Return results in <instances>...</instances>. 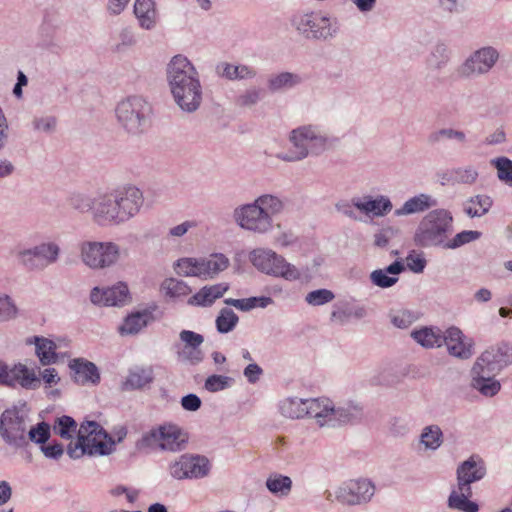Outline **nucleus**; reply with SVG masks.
<instances>
[{
	"label": "nucleus",
	"mask_w": 512,
	"mask_h": 512,
	"mask_svg": "<svg viewBox=\"0 0 512 512\" xmlns=\"http://www.w3.org/2000/svg\"><path fill=\"white\" fill-rule=\"evenodd\" d=\"M239 317L230 308H222L216 318L217 331L221 334L231 332L237 325Z\"/></svg>",
	"instance_id": "48"
},
{
	"label": "nucleus",
	"mask_w": 512,
	"mask_h": 512,
	"mask_svg": "<svg viewBox=\"0 0 512 512\" xmlns=\"http://www.w3.org/2000/svg\"><path fill=\"white\" fill-rule=\"evenodd\" d=\"M252 265L262 273L274 277H281L288 281L299 280L302 272L284 257L268 248H256L249 254Z\"/></svg>",
	"instance_id": "11"
},
{
	"label": "nucleus",
	"mask_w": 512,
	"mask_h": 512,
	"mask_svg": "<svg viewBox=\"0 0 512 512\" xmlns=\"http://www.w3.org/2000/svg\"><path fill=\"white\" fill-rule=\"evenodd\" d=\"M490 355V358L502 369L512 363V347L507 343H501L496 346H492L484 351Z\"/></svg>",
	"instance_id": "46"
},
{
	"label": "nucleus",
	"mask_w": 512,
	"mask_h": 512,
	"mask_svg": "<svg viewBox=\"0 0 512 512\" xmlns=\"http://www.w3.org/2000/svg\"><path fill=\"white\" fill-rule=\"evenodd\" d=\"M481 237V232L464 230L456 234L452 239H447L445 249H456Z\"/></svg>",
	"instance_id": "54"
},
{
	"label": "nucleus",
	"mask_w": 512,
	"mask_h": 512,
	"mask_svg": "<svg viewBox=\"0 0 512 512\" xmlns=\"http://www.w3.org/2000/svg\"><path fill=\"white\" fill-rule=\"evenodd\" d=\"M136 44V37L130 28H124L119 33V43L115 50L121 52L124 48L131 47Z\"/></svg>",
	"instance_id": "61"
},
{
	"label": "nucleus",
	"mask_w": 512,
	"mask_h": 512,
	"mask_svg": "<svg viewBox=\"0 0 512 512\" xmlns=\"http://www.w3.org/2000/svg\"><path fill=\"white\" fill-rule=\"evenodd\" d=\"M37 46L49 53L59 55L63 51V45L57 36L54 27L43 24L38 33Z\"/></svg>",
	"instance_id": "32"
},
{
	"label": "nucleus",
	"mask_w": 512,
	"mask_h": 512,
	"mask_svg": "<svg viewBox=\"0 0 512 512\" xmlns=\"http://www.w3.org/2000/svg\"><path fill=\"white\" fill-rule=\"evenodd\" d=\"M134 14L141 28L151 30L157 23V11L153 0H135Z\"/></svg>",
	"instance_id": "30"
},
{
	"label": "nucleus",
	"mask_w": 512,
	"mask_h": 512,
	"mask_svg": "<svg viewBox=\"0 0 512 512\" xmlns=\"http://www.w3.org/2000/svg\"><path fill=\"white\" fill-rule=\"evenodd\" d=\"M266 487L274 495L287 496L292 488V480L288 476L275 473L267 478Z\"/></svg>",
	"instance_id": "44"
},
{
	"label": "nucleus",
	"mask_w": 512,
	"mask_h": 512,
	"mask_svg": "<svg viewBox=\"0 0 512 512\" xmlns=\"http://www.w3.org/2000/svg\"><path fill=\"white\" fill-rule=\"evenodd\" d=\"M211 464L207 457L183 454L168 465V471L176 480L201 479L210 473Z\"/></svg>",
	"instance_id": "16"
},
{
	"label": "nucleus",
	"mask_w": 512,
	"mask_h": 512,
	"mask_svg": "<svg viewBox=\"0 0 512 512\" xmlns=\"http://www.w3.org/2000/svg\"><path fill=\"white\" fill-rule=\"evenodd\" d=\"M50 438V426L46 422H40L35 426H28L27 446L29 441L44 445Z\"/></svg>",
	"instance_id": "52"
},
{
	"label": "nucleus",
	"mask_w": 512,
	"mask_h": 512,
	"mask_svg": "<svg viewBox=\"0 0 512 512\" xmlns=\"http://www.w3.org/2000/svg\"><path fill=\"white\" fill-rule=\"evenodd\" d=\"M414 321L413 315L406 310L398 311L391 317L393 325L400 329L408 328Z\"/></svg>",
	"instance_id": "62"
},
{
	"label": "nucleus",
	"mask_w": 512,
	"mask_h": 512,
	"mask_svg": "<svg viewBox=\"0 0 512 512\" xmlns=\"http://www.w3.org/2000/svg\"><path fill=\"white\" fill-rule=\"evenodd\" d=\"M29 424L28 413L23 408L17 406L7 408L0 415V437L9 447L25 448Z\"/></svg>",
	"instance_id": "10"
},
{
	"label": "nucleus",
	"mask_w": 512,
	"mask_h": 512,
	"mask_svg": "<svg viewBox=\"0 0 512 512\" xmlns=\"http://www.w3.org/2000/svg\"><path fill=\"white\" fill-rule=\"evenodd\" d=\"M163 425L152 428L151 430L145 432L142 437L136 442V448L139 450L143 449H161V442L163 439Z\"/></svg>",
	"instance_id": "47"
},
{
	"label": "nucleus",
	"mask_w": 512,
	"mask_h": 512,
	"mask_svg": "<svg viewBox=\"0 0 512 512\" xmlns=\"http://www.w3.org/2000/svg\"><path fill=\"white\" fill-rule=\"evenodd\" d=\"M19 315V309L14 299L5 293L0 292V323L14 320Z\"/></svg>",
	"instance_id": "50"
},
{
	"label": "nucleus",
	"mask_w": 512,
	"mask_h": 512,
	"mask_svg": "<svg viewBox=\"0 0 512 512\" xmlns=\"http://www.w3.org/2000/svg\"><path fill=\"white\" fill-rule=\"evenodd\" d=\"M94 201L95 196L91 197L89 194L81 191L71 192L66 199V202L69 207L80 213L89 212L92 218Z\"/></svg>",
	"instance_id": "42"
},
{
	"label": "nucleus",
	"mask_w": 512,
	"mask_h": 512,
	"mask_svg": "<svg viewBox=\"0 0 512 512\" xmlns=\"http://www.w3.org/2000/svg\"><path fill=\"white\" fill-rule=\"evenodd\" d=\"M288 141L291 147L276 157L285 162H299L310 155L322 154L327 149L329 137L321 126L306 124L291 130Z\"/></svg>",
	"instance_id": "3"
},
{
	"label": "nucleus",
	"mask_w": 512,
	"mask_h": 512,
	"mask_svg": "<svg viewBox=\"0 0 512 512\" xmlns=\"http://www.w3.org/2000/svg\"><path fill=\"white\" fill-rule=\"evenodd\" d=\"M353 205L359 211L374 217H383L387 215L393 208L392 202L387 196L379 195L373 199L370 195L362 198H353Z\"/></svg>",
	"instance_id": "24"
},
{
	"label": "nucleus",
	"mask_w": 512,
	"mask_h": 512,
	"mask_svg": "<svg viewBox=\"0 0 512 512\" xmlns=\"http://www.w3.org/2000/svg\"><path fill=\"white\" fill-rule=\"evenodd\" d=\"M407 267L414 273H421L426 266V260L421 254L410 253L406 258Z\"/></svg>",
	"instance_id": "63"
},
{
	"label": "nucleus",
	"mask_w": 512,
	"mask_h": 512,
	"mask_svg": "<svg viewBox=\"0 0 512 512\" xmlns=\"http://www.w3.org/2000/svg\"><path fill=\"white\" fill-rule=\"evenodd\" d=\"M166 78L171 93L200 83V76L192 62L184 55L171 58L166 68Z\"/></svg>",
	"instance_id": "14"
},
{
	"label": "nucleus",
	"mask_w": 512,
	"mask_h": 512,
	"mask_svg": "<svg viewBox=\"0 0 512 512\" xmlns=\"http://www.w3.org/2000/svg\"><path fill=\"white\" fill-rule=\"evenodd\" d=\"M143 204V193L135 186L98 191L92 219L100 226L121 225L134 218Z\"/></svg>",
	"instance_id": "1"
},
{
	"label": "nucleus",
	"mask_w": 512,
	"mask_h": 512,
	"mask_svg": "<svg viewBox=\"0 0 512 512\" xmlns=\"http://www.w3.org/2000/svg\"><path fill=\"white\" fill-rule=\"evenodd\" d=\"M284 209V202L273 194L258 196L253 202L240 205L233 211L236 224L254 234H267L273 229V218Z\"/></svg>",
	"instance_id": "2"
},
{
	"label": "nucleus",
	"mask_w": 512,
	"mask_h": 512,
	"mask_svg": "<svg viewBox=\"0 0 512 512\" xmlns=\"http://www.w3.org/2000/svg\"><path fill=\"white\" fill-rule=\"evenodd\" d=\"M292 26L302 38L321 42L335 39L341 30L339 20L323 11L298 13L292 18Z\"/></svg>",
	"instance_id": "6"
},
{
	"label": "nucleus",
	"mask_w": 512,
	"mask_h": 512,
	"mask_svg": "<svg viewBox=\"0 0 512 512\" xmlns=\"http://www.w3.org/2000/svg\"><path fill=\"white\" fill-rule=\"evenodd\" d=\"M228 289L229 284L225 282L204 286L189 299L188 303L194 306L209 307L221 298Z\"/></svg>",
	"instance_id": "28"
},
{
	"label": "nucleus",
	"mask_w": 512,
	"mask_h": 512,
	"mask_svg": "<svg viewBox=\"0 0 512 512\" xmlns=\"http://www.w3.org/2000/svg\"><path fill=\"white\" fill-rule=\"evenodd\" d=\"M457 490H453L448 497V507L462 512H478L479 506L470 501L472 495L471 484L480 481L486 474L483 460L476 455L470 456L457 467Z\"/></svg>",
	"instance_id": "4"
},
{
	"label": "nucleus",
	"mask_w": 512,
	"mask_h": 512,
	"mask_svg": "<svg viewBox=\"0 0 512 512\" xmlns=\"http://www.w3.org/2000/svg\"><path fill=\"white\" fill-rule=\"evenodd\" d=\"M167 293L173 297L186 294L188 286L180 280L168 279L165 281Z\"/></svg>",
	"instance_id": "64"
},
{
	"label": "nucleus",
	"mask_w": 512,
	"mask_h": 512,
	"mask_svg": "<svg viewBox=\"0 0 512 512\" xmlns=\"http://www.w3.org/2000/svg\"><path fill=\"white\" fill-rule=\"evenodd\" d=\"M420 443L425 449L435 451L443 443V433L438 425H429L423 428L420 435Z\"/></svg>",
	"instance_id": "43"
},
{
	"label": "nucleus",
	"mask_w": 512,
	"mask_h": 512,
	"mask_svg": "<svg viewBox=\"0 0 512 512\" xmlns=\"http://www.w3.org/2000/svg\"><path fill=\"white\" fill-rule=\"evenodd\" d=\"M398 230L392 226L382 228L374 235V245L379 248H384L388 245L389 241L397 234Z\"/></svg>",
	"instance_id": "60"
},
{
	"label": "nucleus",
	"mask_w": 512,
	"mask_h": 512,
	"mask_svg": "<svg viewBox=\"0 0 512 512\" xmlns=\"http://www.w3.org/2000/svg\"><path fill=\"white\" fill-rule=\"evenodd\" d=\"M83 263L92 269L114 265L120 257V247L114 242L87 241L80 246Z\"/></svg>",
	"instance_id": "15"
},
{
	"label": "nucleus",
	"mask_w": 512,
	"mask_h": 512,
	"mask_svg": "<svg viewBox=\"0 0 512 512\" xmlns=\"http://www.w3.org/2000/svg\"><path fill=\"white\" fill-rule=\"evenodd\" d=\"M129 289L125 283L100 289L95 287L90 294L93 304L104 306H123L129 302Z\"/></svg>",
	"instance_id": "21"
},
{
	"label": "nucleus",
	"mask_w": 512,
	"mask_h": 512,
	"mask_svg": "<svg viewBox=\"0 0 512 512\" xmlns=\"http://www.w3.org/2000/svg\"><path fill=\"white\" fill-rule=\"evenodd\" d=\"M14 255L26 270L43 271L58 261L60 247L55 242H43L31 248L16 249Z\"/></svg>",
	"instance_id": "13"
},
{
	"label": "nucleus",
	"mask_w": 512,
	"mask_h": 512,
	"mask_svg": "<svg viewBox=\"0 0 512 512\" xmlns=\"http://www.w3.org/2000/svg\"><path fill=\"white\" fill-rule=\"evenodd\" d=\"M232 383L231 377L214 374L207 377L204 387L209 392H218L230 387Z\"/></svg>",
	"instance_id": "56"
},
{
	"label": "nucleus",
	"mask_w": 512,
	"mask_h": 512,
	"mask_svg": "<svg viewBox=\"0 0 512 512\" xmlns=\"http://www.w3.org/2000/svg\"><path fill=\"white\" fill-rule=\"evenodd\" d=\"M453 174L455 184L466 185H473L479 176L477 169L472 165L453 168Z\"/></svg>",
	"instance_id": "53"
},
{
	"label": "nucleus",
	"mask_w": 512,
	"mask_h": 512,
	"mask_svg": "<svg viewBox=\"0 0 512 512\" xmlns=\"http://www.w3.org/2000/svg\"><path fill=\"white\" fill-rule=\"evenodd\" d=\"M152 320V313L144 310L128 315L124 323L120 326L119 331L122 335H134L146 327Z\"/></svg>",
	"instance_id": "34"
},
{
	"label": "nucleus",
	"mask_w": 512,
	"mask_h": 512,
	"mask_svg": "<svg viewBox=\"0 0 512 512\" xmlns=\"http://www.w3.org/2000/svg\"><path fill=\"white\" fill-rule=\"evenodd\" d=\"M115 441L96 421H85L78 429L77 441L70 443L67 454L72 459H79L83 455L104 456L113 451Z\"/></svg>",
	"instance_id": "5"
},
{
	"label": "nucleus",
	"mask_w": 512,
	"mask_h": 512,
	"mask_svg": "<svg viewBox=\"0 0 512 512\" xmlns=\"http://www.w3.org/2000/svg\"><path fill=\"white\" fill-rule=\"evenodd\" d=\"M179 338L183 342V348H197L201 347L204 342V337L191 330H182L179 333Z\"/></svg>",
	"instance_id": "59"
},
{
	"label": "nucleus",
	"mask_w": 512,
	"mask_h": 512,
	"mask_svg": "<svg viewBox=\"0 0 512 512\" xmlns=\"http://www.w3.org/2000/svg\"><path fill=\"white\" fill-rule=\"evenodd\" d=\"M264 93V90L258 86H249L237 96L235 103L241 108H252L263 99Z\"/></svg>",
	"instance_id": "45"
},
{
	"label": "nucleus",
	"mask_w": 512,
	"mask_h": 512,
	"mask_svg": "<svg viewBox=\"0 0 512 512\" xmlns=\"http://www.w3.org/2000/svg\"><path fill=\"white\" fill-rule=\"evenodd\" d=\"M32 128L37 133L46 135L53 134L58 125V120L52 115L35 116L31 122Z\"/></svg>",
	"instance_id": "51"
},
{
	"label": "nucleus",
	"mask_w": 512,
	"mask_h": 512,
	"mask_svg": "<svg viewBox=\"0 0 512 512\" xmlns=\"http://www.w3.org/2000/svg\"><path fill=\"white\" fill-rule=\"evenodd\" d=\"M491 163L497 169L498 178L505 182H512V161L506 157L493 159Z\"/></svg>",
	"instance_id": "57"
},
{
	"label": "nucleus",
	"mask_w": 512,
	"mask_h": 512,
	"mask_svg": "<svg viewBox=\"0 0 512 512\" xmlns=\"http://www.w3.org/2000/svg\"><path fill=\"white\" fill-rule=\"evenodd\" d=\"M178 359L190 365H198L204 359V352L201 347L183 348L178 352Z\"/></svg>",
	"instance_id": "58"
},
{
	"label": "nucleus",
	"mask_w": 512,
	"mask_h": 512,
	"mask_svg": "<svg viewBox=\"0 0 512 512\" xmlns=\"http://www.w3.org/2000/svg\"><path fill=\"white\" fill-rule=\"evenodd\" d=\"M203 265V280L214 279L220 272L229 267L230 261L222 253H214L201 257Z\"/></svg>",
	"instance_id": "35"
},
{
	"label": "nucleus",
	"mask_w": 512,
	"mask_h": 512,
	"mask_svg": "<svg viewBox=\"0 0 512 512\" xmlns=\"http://www.w3.org/2000/svg\"><path fill=\"white\" fill-rule=\"evenodd\" d=\"M492 204L493 200L490 196L478 194L463 203V211L470 218L482 217L489 212Z\"/></svg>",
	"instance_id": "36"
},
{
	"label": "nucleus",
	"mask_w": 512,
	"mask_h": 512,
	"mask_svg": "<svg viewBox=\"0 0 512 512\" xmlns=\"http://www.w3.org/2000/svg\"><path fill=\"white\" fill-rule=\"evenodd\" d=\"M163 431L161 450L177 452L184 449L187 436L178 426L172 424L163 425Z\"/></svg>",
	"instance_id": "31"
},
{
	"label": "nucleus",
	"mask_w": 512,
	"mask_h": 512,
	"mask_svg": "<svg viewBox=\"0 0 512 512\" xmlns=\"http://www.w3.org/2000/svg\"><path fill=\"white\" fill-rule=\"evenodd\" d=\"M404 270V265L400 261H395L390 264L386 269H377L371 272V282L380 288H389L397 283L398 277Z\"/></svg>",
	"instance_id": "29"
},
{
	"label": "nucleus",
	"mask_w": 512,
	"mask_h": 512,
	"mask_svg": "<svg viewBox=\"0 0 512 512\" xmlns=\"http://www.w3.org/2000/svg\"><path fill=\"white\" fill-rule=\"evenodd\" d=\"M151 111L149 102L137 95L122 99L115 108L119 124L132 135L144 132L148 126Z\"/></svg>",
	"instance_id": "9"
},
{
	"label": "nucleus",
	"mask_w": 512,
	"mask_h": 512,
	"mask_svg": "<svg viewBox=\"0 0 512 512\" xmlns=\"http://www.w3.org/2000/svg\"><path fill=\"white\" fill-rule=\"evenodd\" d=\"M453 233V217L448 210L434 209L427 213L418 224L414 242L420 247H445Z\"/></svg>",
	"instance_id": "7"
},
{
	"label": "nucleus",
	"mask_w": 512,
	"mask_h": 512,
	"mask_svg": "<svg viewBox=\"0 0 512 512\" xmlns=\"http://www.w3.org/2000/svg\"><path fill=\"white\" fill-rule=\"evenodd\" d=\"M53 431L63 439H71L76 432L78 433L77 423L72 417L63 415L56 418Z\"/></svg>",
	"instance_id": "49"
},
{
	"label": "nucleus",
	"mask_w": 512,
	"mask_h": 512,
	"mask_svg": "<svg viewBox=\"0 0 512 512\" xmlns=\"http://www.w3.org/2000/svg\"><path fill=\"white\" fill-rule=\"evenodd\" d=\"M320 398L301 399L298 397H289L280 402V413L290 419H299L304 416L315 419L318 425V411Z\"/></svg>",
	"instance_id": "20"
},
{
	"label": "nucleus",
	"mask_w": 512,
	"mask_h": 512,
	"mask_svg": "<svg viewBox=\"0 0 512 512\" xmlns=\"http://www.w3.org/2000/svg\"><path fill=\"white\" fill-rule=\"evenodd\" d=\"M28 343L35 344V353L39 358V361L42 365H50L56 363L57 354L56 349L57 346L54 341L40 336H34L33 341L28 340Z\"/></svg>",
	"instance_id": "33"
},
{
	"label": "nucleus",
	"mask_w": 512,
	"mask_h": 512,
	"mask_svg": "<svg viewBox=\"0 0 512 512\" xmlns=\"http://www.w3.org/2000/svg\"><path fill=\"white\" fill-rule=\"evenodd\" d=\"M364 414L363 405L352 399L334 403L329 398H320L318 426L339 428L359 423Z\"/></svg>",
	"instance_id": "8"
},
{
	"label": "nucleus",
	"mask_w": 512,
	"mask_h": 512,
	"mask_svg": "<svg viewBox=\"0 0 512 512\" xmlns=\"http://www.w3.org/2000/svg\"><path fill=\"white\" fill-rule=\"evenodd\" d=\"M411 337L424 348L441 347L444 341L441 330L432 327L413 330Z\"/></svg>",
	"instance_id": "37"
},
{
	"label": "nucleus",
	"mask_w": 512,
	"mask_h": 512,
	"mask_svg": "<svg viewBox=\"0 0 512 512\" xmlns=\"http://www.w3.org/2000/svg\"><path fill=\"white\" fill-rule=\"evenodd\" d=\"M375 490V485L368 479L350 480L338 487L335 497L342 504L360 505L369 502Z\"/></svg>",
	"instance_id": "19"
},
{
	"label": "nucleus",
	"mask_w": 512,
	"mask_h": 512,
	"mask_svg": "<svg viewBox=\"0 0 512 512\" xmlns=\"http://www.w3.org/2000/svg\"><path fill=\"white\" fill-rule=\"evenodd\" d=\"M436 205V199L429 194L421 193L406 200L400 208L394 211V215L402 217L422 213Z\"/></svg>",
	"instance_id": "27"
},
{
	"label": "nucleus",
	"mask_w": 512,
	"mask_h": 512,
	"mask_svg": "<svg viewBox=\"0 0 512 512\" xmlns=\"http://www.w3.org/2000/svg\"><path fill=\"white\" fill-rule=\"evenodd\" d=\"M499 51L490 45L473 51L463 62L460 72L466 77H479L488 74L499 61Z\"/></svg>",
	"instance_id": "17"
},
{
	"label": "nucleus",
	"mask_w": 512,
	"mask_h": 512,
	"mask_svg": "<svg viewBox=\"0 0 512 512\" xmlns=\"http://www.w3.org/2000/svg\"><path fill=\"white\" fill-rule=\"evenodd\" d=\"M444 140H454L457 143L464 145L467 143V136L465 132L453 128H441L432 131L427 136V144L430 146H435Z\"/></svg>",
	"instance_id": "41"
},
{
	"label": "nucleus",
	"mask_w": 512,
	"mask_h": 512,
	"mask_svg": "<svg viewBox=\"0 0 512 512\" xmlns=\"http://www.w3.org/2000/svg\"><path fill=\"white\" fill-rule=\"evenodd\" d=\"M335 298L334 293L329 289L313 290L305 296V301L311 306H321L331 302Z\"/></svg>",
	"instance_id": "55"
},
{
	"label": "nucleus",
	"mask_w": 512,
	"mask_h": 512,
	"mask_svg": "<svg viewBox=\"0 0 512 512\" xmlns=\"http://www.w3.org/2000/svg\"><path fill=\"white\" fill-rule=\"evenodd\" d=\"M502 370L500 365L490 358V355L483 352L471 369V386L483 396L496 395L501 389V384L495 379V376Z\"/></svg>",
	"instance_id": "12"
},
{
	"label": "nucleus",
	"mask_w": 512,
	"mask_h": 512,
	"mask_svg": "<svg viewBox=\"0 0 512 512\" xmlns=\"http://www.w3.org/2000/svg\"><path fill=\"white\" fill-rule=\"evenodd\" d=\"M303 78L293 72L282 71L270 74L267 77V89L271 94L285 92L299 86Z\"/></svg>",
	"instance_id": "26"
},
{
	"label": "nucleus",
	"mask_w": 512,
	"mask_h": 512,
	"mask_svg": "<svg viewBox=\"0 0 512 512\" xmlns=\"http://www.w3.org/2000/svg\"><path fill=\"white\" fill-rule=\"evenodd\" d=\"M221 76L231 81L250 80L257 76V70L245 64L234 65L224 63L222 65Z\"/></svg>",
	"instance_id": "39"
},
{
	"label": "nucleus",
	"mask_w": 512,
	"mask_h": 512,
	"mask_svg": "<svg viewBox=\"0 0 512 512\" xmlns=\"http://www.w3.org/2000/svg\"><path fill=\"white\" fill-rule=\"evenodd\" d=\"M73 372L74 382L79 385H96L100 382V373L97 366L84 358H75L69 362Z\"/></svg>",
	"instance_id": "23"
},
{
	"label": "nucleus",
	"mask_w": 512,
	"mask_h": 512,
	"mask_svg": "<svg viewBox=\"0 0 512 512\" xmlns=\"http://www.w3.org/2000/svg\"><path fill=\"white\" fill-rule=\"evenodd\" d=\"M443 344L446 345L450 355L461 359H468L472 356V344L466 342L462 331L457 327H450L442 334Z\"/></svg>",
	"instance_id": "22"
},
{
	"label": "nucleus",
	"mask_w": 512,
	"mask_h": 512,
	"mask_svg": "<svg viewBox=\"0 0 512 512\" xmlns=\"http://www.w3.org/2000/svg\"><path fill=\"white\" fill-rule=\"evenodd\" d=\"M0 385L14 388L17 385L26 390H36L40 387V378L33 369L22 363L9 367L0 361Z\"/></svg>",
	"instance_id": "18"
},
{
	"label": "nucleus",
	"mask_w": 512,
	"mask_h": 512,
	"mask_svg": "<svg viewBox=\"0 0 512 512\" xmlns=\"http://www.w3.org/2000/svg\"><path fill=\"white\" fill-rule=\"evenodd\" d=\"M450 60V50L444 43L436 44L426 58V66L430 71L442 70Z\"/></svg>",
	"instance_id": "38"
},
{
	"label": "nucleus",
	"mask_w": 512,
	"mask_h": 512,
	"mask_svg": "<svg viewBox=\"0 0 512 512\" xmlns=\"http://www.w3.org/2000/svg\"><path fill=\"white\" fill-rule=\"evenodd\" d=\"M176 105L186 113L196 112L203 100V89L201 82L185 89H181L178 93H171Z\"/></svg>",
	"instance_id": "25"
},
{
	"label": "nucleus",
	"mask_w": 512,
	"mask_h": 512,
	"mask_svg": "<svg viewBox=\"0 0 512 512\" xmlns=\"http://www.w3.org/2000/svg\"><path fill=\"white\" fill-rule=\"evenodd\" d=\"M153 381V371L150 368H136L130 370L123 382L124 390L141 389Z\"/></svg>",
	"instance_id": "40"
}]
</instances>
